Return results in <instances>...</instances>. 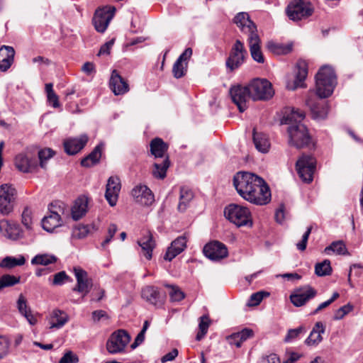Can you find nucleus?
<instances>
[{"mask_svg":"<svg viewBox=\"0 0 363 363\" xmlns=\"http://www.w3.org/2000/svg\"><path fill=\"white\" fill-rule=\"evenodd\" d=\"M233 185L245 200L256 204L265 205L271 201V191L260 177L248 172H239L233 177Z\"/></svg>","mask_w":363,"mask_h":363,"instance_id":"obj_1","label":"nucleus"},{"mask_svg":"<svg viewBox=\"0 0 363 363\" xmlns=\"http://www.w3.org/2000/svg\"><path fill=\"white\" fill-rule=\"evenodd\" d=\"M304 118V112L298 108H293L291 113L284 118L285 123L290 125L288 128L289 143L297 148L308 147L311 143L308 129L301 123Z\"/></svg>","mask_w":363,"mask_h":363,"instance_id":"obj_2","label":"nucleus"},{"mask_svg":"<svg viewBox=\"0 0 363 363\" xmlns=\"http://www.w3.org/2000/svg\"><path fill=\"white\" fill-rule=\"evenodd\" d=\"M337 84V77L333 68L328 65L320 67L315 75L316 94L320 99L330 96Z\"/></svg>","mask_w":363,"mask_h":363,"instance_id":"obj_3","label":"nucleus"},{"mask_svg":"<svg viewBox=\"0 0 363 363\" xmlns=\"http://www.w3.org/2000/svg\"><path fill=\"white\" fill-rule=\"evenodd\" d=\"M225 217L238 227L252 225L251 213L246 207L230 204L224 211Z\"/></svg>","mask_w":363,"mask_h":363,"instance_id":"obj_4","label":"nucleus"},{"mask_svg":"<svg viewBox=\"0 0 363 363\" xmlns=\"http://www.w3.org/2000/svg\"><path fill=\"white\" fill-rule=\"evenodd\" d=\"M247 86L253 101L268 100L274 95L272 84L265 79H255Z\"/></svg>","mask_w":363,"mask_h":363,"instance_id":"obj_5","label":"nucleus"},{"mask_svg":"<svg viewBox=\"0 0 363 363\" xmlns=\"http://www.w3.org/2000/svg\"><path fill=\"white\" fill-rule=\"evenodd\" d=\"M316 160L309 155H303L296 163V169L301 179L306 183H311L313 179Z\"/></svg>","mask_w":363,"mask_h":363,"instance_id":"obj_6","label":"nucleus"},{"mask_svg":"<svg viewBox=\"0 0 363 363\" xmlns=\"http://www.w3.org/2000/svg\"><path fill=\"white\" fill-rule=\"evenodd\" d=\"M247 57V51L244 43L240 40H236L233 45L229 57L226 60V67L230 71L238 69L245 61Z\"/></svg>","mask_w":363,"mask_h":363,"instance_id":"obj_7","label":"nucleus"},{"mask_svg":"<svg viewBox=\"0 0 363 363\" xmlns=\"http://www.w3.org/2000/svg\"><path fill=\"white\" fill-rule=\"evenodd\" d=\"M130 340V336L124 330L113 332L106 342L107 351L111 354L122 353Z\"/></svg>","mask_w":363,"mask_h":363,"instance_id":"obj_8","label":"nucleus"},{"mask_svg":"<svg viewBox=\"0 0 363 363\" xmlns=\"http://www.w3.org/2000/svg\"><path fill=\"white\" fill-rule=\"evenodd\" d=\"M313 8L308 1L295 0L291 2L286 9V14L292 21H298L312 15Z\"/></svg>","mask_w":363,"mask_h":363,"instance_id":"obj_9","label":"nucleus"},{"mask_svg":"<svg viewBox=\"0 0 363 363\" xmlns=\"http://www.w3.org/2000/svg\"><path fill=\"white\" fill-rule=\"evenodd\" d=\"M16 197V189L9 184L0 186V213L8 215L13 209V203Z\"/></svg>","mask_w":363,"mask_h":363,"instance_id":"obj_10","label":"nucleus"},{"mask_svg":"<svg viewBox=\"0 0 363 363\" xmlns=\"http://www.w3.org/2000/svg\"><path fill=\"white\" fill-rule=\"evenodd\" d=\"M14 164L16 169L23 173L34 172L38 167L36 158L28 152L18 154L15 157Z\"/></svg>","mask_w":363,"mask_h":363,"instance_id":"obj_11","label":"nucleus"},{"mask_svg":"<svg viewBox=\"0 0 363 363\" xmlns=\"http://www.w3.org/2000/svg\"><path fill=\"white\" fill-rule=\"evenodd\" d=\"M115 11L116 9L113 6L96 11L93 18V23L98 32H105L114 16Z\"/></svg>","mask_w":363,"mask_h":363,"instance_id":"obj_12","label":"nucleus"},{"mask_svg":"<svg viewBox=\"0 0 363 363\" xmlns=\"http://www.w3.org/2000/svg\"><path fill=\"white\" fill-rule=\"evenodd\" d=\"M317 295V291L309 285L298 288L290 295L294 306L301 307Z\"/></svg>","mask_w":363,"mask_h":363,"instance_id":"obj_13","label":"nucleus"},{"mask_svg":"<svg viewBox=\"0 0 363 363\" xmlns=\"http://www.w3.org/2000/svg\"><path fill=\"white\" fill-rule=\"evenodd\" d=\"M233 22L239 28L240 31L248 37L257 35V28L255 23L250 19L246 12L238 13L233 18Z\"/></svg>","mask_w":363,"mask_h":363,"instance_id":"obj_14","label":"nucleus"},{"mask_svg":"<svg viewBox=\"0 0 363 363\" xmlns=\"http://www.w3.org/2000/svg\"><path fill=\"white\" fill-rule=\"evenodd\" d=\"M230 94L233 103L237 105L240 112H244L247 108L249 99H251L248 86H234L230 89Z\"/></svg>","mask_w":363,"mask_h":363,"instance_id":"obj_15","label":"nucleus"},{"mask_svg":"<svg viewBox=\"0 0 363 363\" xmlns=\"http://www.w3.org/2000/svg\"><path fill=\"white\" fill-rule=\"evenodd\" d=\"M203 254L211 260H220L228 256V250L224 244L213 241L206 244L203 247Z\"/></svg>","mask_w":363,"mask_h":363,"instance_id":"obj_16","label":"nucleus"},{"mask_svg":"<svg viewBox=\"0 0 363 363\" xmlns=\"http://www.w3.org/2000/svg\"><path fill=\"white\" fill-rule=\"evenodd\" d=\"M73 271L77 280V284L73 288V291L81 293L84 296L86 295L92 286L87 272L79 267H74Z\"/></svg>","mask_w":363,"mask_h":363,"instance_id":"obj_17","label":"nucleus"},{"mask_svg":"<svg viewBox=\"0 0 363 363\" xmlns=\"http://www.w3.org/2000/svg\"><path fill=\"white\" fill-rule=\"evenodd\" d=\"M131 194L135 202L143 206H150L155 201L152 191L145 185H137L133 189Z\"/></svg>","mask_w":363,"mask_h":363,"instance_id":"obj_18","label":"nucleus"},{"mask_svg":"<svg viewBox=\"0 0 363 363\" xmlns=\"http://www.w3.org/2000/svg\"><path fill=\"white\" fill-rule=\"evenodd\" d=\"M306 103L310 108L313 118L320 120L326 118L328 113V106L326 102L309 96Z\"/></svg>","mask_w":363,"mask_h":363,"instance_id":"obj_19","label":"nucleus"},{"mask_svg":"<svg viewBox=\"0 0 363 363\" xmlns=\"http://www.w3.org/2000/svg\"><path fill=\"white\" fill-rule=\"evenodd\" d=\"M308 75V68L305 62H298L296 65L295 79L292 82H288L286 88L289 90H295L297 88L306 86L304 81Z\"/></svg>","mask_w":363,"mask_h":363,"instance_id":"obj_20","label":"nucleus"},{"mask_svg":"<svg viewBox=\"0 0 363 363\" xmlns=\"http://www.w3.org/2000/svg\"><path fill=\"white\" fill-rule=\"evenodd\" d=\"M120 191L121 183L119 178L117 177H109L106 184L105 197L110 206H116Z\"/></svg>","mask_w":363,"mask_h":363,"instance_id":"obj_21","label":"nucleus"},{"mask_svg":"<svg viewBox=\"0 0 363 363\" xmlns=\"http://www.w3.org/2000/svg\"><path fill=\"white\" fill-rule=\"evenodd\" d=\"M109 86L116 96L123 95L129 91L128 82L115 69L111 73Z\"/></svg>","mask_w":363,"mask_h":363,"instance_id":"obj_22","label":"nucleus"},{"mask_svg":"<svg viewBox=\"0 0 363 363\" xmlns=\"http://www.w3.org/2000/svg\"><path fill=\"white\" fill-rule=\"evenodd\" d=\"M89 138L83 134L77 138H68L64 142L65 151L68 155H75L79 152L87 143Z\"/></svg>","mask_w":363,"mask_h":363,"instance_id":"obj_23","label":"nucleus"},{"mask_svg":"<svg viewBox=\"0 0 363 363\" xmlns=\"http://www.w3.org/2000/svg\"><path fill=\"white\" fill-rule=\"evenodd\" d=\"M186 236L183 235L172 241L171 245L167 250L164 259L170 262L183 252L186 247Z\"/></svg>","mask_w":363,"mask_h":363,"instance_id":"obj_24","label":"nucleus"},{"mask_svg":"<svg viewBox=\"0 0 363 363\" xmlns=\"http://www.w3.org/2000/svg\"><path fill=\"white\" fill-rule=\"evenodd\" d=\"M0 233L9 239L16 240L19 238L21 230L18 225L6 220H0Z\"/></svg>","mask_w":363,"mask_h":363,"instance_id":"obj_25","label":"nucleus"},{"mask_svg":"<svg viewBox=\"0 0 363 363\" xmlns=\"http://www.w3.org/2000/svg\"><path fill=\"white\" fill-rule=\"evenodd\" d=\"M247 43L252 59L258 63H264V57L261 51V40L259 35L254 37H248Z\"/></svg>","mask_w":363,"mask_h":363,"instance_id":"obj_26","label":"nucleus"},{"mask_svg":"<svg viewBox=\"0 0 363 363\" xmlns=\"http://www.w3.org/2000/svg\"><path fill=\"white\" fill-rule=\"evenodd\" d=\"M15 51L12 47L4 45L0 48V70L5 72L13 62Z\"/></svg>","mask_w":363,"mask_h":363,"instance_id":"obj_27","label":"nucleus"},{"mask_svg":"<svg viewBox=\"0 0 363 363\" xmlns=\"http://www.w3.org/2000/svg\"><path fill=\"white\" fill-rule=\"evenodd\" d=\"M88 200L85 196L79 197L72 208V217L74 220L82 218L86 213Z\"/></svg>","mask_w":363,"mask_h":363,"instance_id":"obj_28","label":"nucleus"},{"mask_svg":"<svg viewBox=\"0 0 363 363\" xmlns=\"http://www.w3.org/2000/svg\"><path fill=\"white\" fill-rule=\"evenodd\" d=\"M325 326L321 322H317L309 336L306 340L305 342L308 346L317 345L319 344L323 338L322 334L325 332Z\"/></svg>","mask_w":363,"mask_h":363,"instance_id":"obj_29","label":"nucleus"},{"mask_svg":"<svg viewBox=\"0 0 363 363\" xmlns=\"http://www.w3.org/2000/svg\"><path fill=\"white\" fill-rule=\"evenodd\" d=\"M69 320L68 315L59 309H55L50 314L49 323L50 328H60L63 327Z\"/></svg>","mask_w":363,"mask_h":363,"instance_id":"obj_30","label":"nucleus"},{"mask_svg":"<svg viewBox=\"0 0 363 363\" xmlns=\"http://www.w3.org/2000/svg\"><path fill=\"white\" fill-rule=\"evenodd\" d=\"M103 144H99L94 150L81 161V164L85 167H92L99 163L102 153Z\"/></svg>","mask_w":363,"mask_h":363,"instance_id":"obj_31","label":"nucleus"},{"mask_svg":"<svg viewBox=\"0 0 363 363\" xmlns=\"http://www.w3.org/2000/svg\"><path fill=\"white\" fill-rule=\"evenodd\" d=\"M142 297L155 306L162 305L159 290L153 286H147L142 291Z\"/></svg>","mask_w":363,"mask_h":363,"instance_id":"obj_32","label":"nucleus"},{"mask_svg":"<svg viewBox=\"0 0 363 363\" xmlns=\"http://www.w3.org/2000/svg\"><path fill=\"white\" fill-rule=\"evenodd\" d=\"M253 142L256 149L262 153H267L270 148V143L267 135L253 131Z\"/></svg>","mask_w":363,"mask_h":363,"instance_id":"obj_33","label":"nucleus"},{"mask_svg":"<svg viewBox=\"0 0 363 363\" xmlns=\"http://www.w3.org/2000/svg\"><path fill=\"white\" fill-rule=\"evenodd\" d=\"M138 243L141 247L142 253L146 259L148 260L151 259L152 252L155 246L152 235L150 233H147L146 236L140 238Z\"/></svg>","mask_w":363,"mask_h":363,"instance_id":"obj_34","label":"nucleus"},{"mask_svg":"<svg viewBox=\"0 0 363 363\" xmlns=\"http://www.w3.org/2000/svg\"><path fill=\"white\" fill-rule=\"evenodd\" d=\"M62 224V218L57 213H50L49 216H45L42 220V227L48 232H52L56 228L61 226Z\"/></svg>","mask_w":363,"mask_h":363,"instance_id":"obj_35","label":"nucleus"},{"mask_svg":"<svg viewBox=\"0 0 363 363\" xmlns=\"http://www.w3.org/2000/svg\"><path fill=\"white\" fill-rule=\"evenodd\" d=\"M254 335L253 330L249 328H245L240 332L233 333L228 337L230 344L240 347L242 343L247 339L252 337Z\"/></svg>","mask_w":363,"mask_h":363,"instance_id":"obj_36","label":"nucleus"},{"mask_svg":"<svg viewBox=\"0 0 363 363\" xmlns=\"http://www.w3.org/2000/svg\"><path fill=\"white\" fill-rule=\"evenodd\" d=\"M167 148V145L161 138H156L150 143L151 154L156 158L164 157Z\"/></svg>","mask_w":363,"mask_h":363,"instance_id":"obj_37","label":"nucleus"},{"mask_svg":"<svg viewBox=\"0 0 363 363\" xmlns=\"http://www.w3.org/2000/svg\"><path fill=\"white\" fill-rule=\"evenodd\" d=\"M96 230L97 228L94 224H79L73 229L72 234L74 237L79 239H82L89 235L92 234Z\"/></svg>","mask_w":363,"mask_h":363,"instance_id":"obj_38","label":"nucleus"},{"mask_svg":"<svg viewBox=\"0 0 363 363\" xmlns=\"http://www.w3.org/2000/svg\"><path fill=\"white\" fill-rule=\"evenodd\" d=\"M324 252L326 255H331V253H335L340 255H349L346 245L342 240L333 242L329 246L325 248Z\"/></svg>","mask_w":363,"mask_h":363,"instance_id":"obj_39","label":"nucleus"},{"mask_svg":"<svg viewBox=\"0 0 363 363\" xmlns=\"http://www.w3.org/2000/svg\"><path fill=\"white\" fill-rule=\"evenodd\" d=\"M193 198L194 194L191 189L182 187L180 189L179 203L178 204L179 211L182 212L184 211Z\"/></svg>","mask_w":363,"mask_h":363,"instance_id":"obj_40","label":"nucleus"},{"mask_svg":"<svg viewBox=\"0 0 363 363\" xmlns=\"http://www.w3.org/2000/svg\"><path fill=\"white\" fill-rule=\"evenodd\" d=\"M170 164L168 157H165L161 162H155L152 174L155 178L162 179L166 177L167 170Z\"/></svg>","mask_w":363,"mask_h":363,"instance_id":"obj_41","label":"nucleus"},{"mask_svg":"<svg viewBox=\"0 0 363 363\" xmlns=\"http://www.w3.org/2000/svg\"><path fill=\"white\" fill-rule=\"evenodd\" d=\"M26 259L23 255H19L18 257H6L0 262V267L12 269L16 266H22L25 264Z\"/></svg>","mask_w":363,"mask_h":363,"instance_id":"obj_42","label":"nucleus"},{"mask_svg":"<svg viewBox=\"0 0 363 363\" xmlns=\"http://www.w3.org/2000/svg\"><path fill=\"white\" fill-rule=\"evenodd\" d=\"M57 257L52 255L48 254H39L35 255L31 259V264L33 265H48L50 264H52L56 262Z\"/></svg>","mask_w":363,"mask_h":363,"instance_id":"obj_43","label":"nucleus"},{"mask_svg":"<svg viewBox=\"0 0 363 363\" xmlns=\"http://www.w3.org/2000/svg\"><path fill=\"white\" fill-rule=\"evenodd\" d=\"M267 48L269 51L276 55H286L290 52L292 50L291 45H283L273 42H269Z\"/></svg>","mask_w":363,"mask_h":363,"instance_id":"obj_44","label":"nucleus"},{"mask_svg":"<svg viewBox=\"0 0 363 363\" xmlns=\"http://www.w3.org/2000/svg\"><path fill=\"white\" fill-rule=\"evenodd\" d=\"M315 272L318 277L330 275L332 272L330 260L325 259L322 262L317 263L315 266Z\"/></svg>","mask_w":363,"mask_h":363,"instance_id":"obj_45","label":"nucleus"},{"mask_svg":"<svg viewBox=\"0 0 363 363\" xmlns=\"http://www.w3.org/2000/svg\"><path fill=\"white\" fill-rule=\"evenodd\" d=\"M21 277L11 274H4L0 277V291L6 287L13 286L20 282Z\"/></svg>","mask_w":363,"mask_h":363,"instance_id":"obj_46","label":"nucleus"},{"mask_svg":"<svg viewBox=\"0 0 363 363\" xmlns=\"http://www.w3.org/2000/svg\"><path fill=\"white\" fill-rule=\"evenodd\" d=\"M199 328V331L196 335V340H201L207 333L208 327L210 325V320L207 315H203L200 318Z\"/></svg>","mask_w":363,"mask_h":363,"instance_id":"obj_47","label":"nucleus"},{"mask_svg":"<svg viewBox=\"0 0 363 363\" xmlns=\"http://www.w3.org/2000/svg\"><path fill=\"white\" fill-rule=\"evenodd\" d=\"M54 151L50 148H45L38 152L39 165L42 169L46 168L47 161L54 156Z\"/></svg>","mask_w":363,"mask_h":363,"instance_id":"obj_48","label":"nucleus"},{"mask_svg":"<svg viewBox=\"0 0 363 363\" xmlns=\"http://www.w3.org/2000/svg\"><path fill=\"white\" fill-rule=\"evenodd\" d=\"M187 66V62L184 64L182 62H179L176 60L172 67V73L174 77L177 79H179L184 77L186 72Z\"/></svg>","mask_w":363,"mask_h":363,"instance_id":"obj_49","label":"nucleus"},{"mask_svg":"<svg viewBox=\"0 0 363 363\" xmlns=\"http://www.w3.org/2000/svg\"><path fill=\"white\" fill-rule=\"evenodd\" d=\"M269 296V293L263 291L254 293L250 297L248 305L250 306H257L260 303L264 297Z\"/></svg>","mask_w":363,"mask_h":363,"instance_id":"obj_50","label":"nucleus"},{"mask_svg":"<svg viewBox=\"0 0 363 363\" xmlns=\"http://www.w3.org/2000/svg\"><path fill=\"white\" fill-rule=\"evenodd\" d=\"M353 310V306L350 303H347L337 311H335L333 319L334 320H341L347 314L351 312Z\"/></svg>","mask_w":363,"mask_h":363,"instance_id":"obj_51","label":"nucleus"},{"mask_svg":"<svg viewBox=\"0 0 363 363\" xmlns=\"http://www.w3.org/2000/svg\"><path fill=\"white\" fill-rule=\"evenodd\" d=\"M67 281H69V277L65 271H62L53 276L52 284L54 286H61Z\"/></svg>","mask_w":363,"mask_h":363,"instance_id":"obj_52","label":"nucleus"},{"mask_svg":"<svg viewBox=\"0 0 363 363\" xmlns=\"http://www.w3.org/2000/svg\"><path fill=\"white\" fill-rule=\"evenodd\" d=\"M170 288L169 296L172 301H180L184 298V294L177 286L167 285Z\"/></svg>","mask_w":363,"mask_h":363,"instance_id":"obj_53","label":"nucleus"},{"mask_svg":"<svg viewBox=\"0 0 363 363\" xmlns=\"http://www.w3.org/2000/svg\"><path fill=\"white\" fill-rule=\"evenodd\" d=\"M65 209V206L62 202L60 201H55L50 204V207L49 208L50 213L55 214L57 213L58 216L61 217V215L64 214Z\"/></svg>","mask_w":363,"mask_h":363,"instance_id":"obj_54","label":"nucleus"},{"mask_svg":"<svg viewBox=\"0 0 363 363\" xmlns=\"http://www.w3.org/2000/svg\"><path fill=\"white\" fill-rule=\"evenodd\" d=\"M304 330L303 327L300 326L297 328L290 329L289 330L285 338L284 341L286 342H290L294 340L296 338L298 337V335Z\"/></svg>","mask_w":363,"mask_h":363,"instance_id":"obj_55","label":"nucleus"},{"mask_svg":"<svg viewBox=\"0 0 363 363\" xmlns=\"http://www.w3.org/2000/svg\"><path fill=\"white\" fill-rule=\"evenodd\" d=\"M16 304L17 308L21 315L30 310V308L27 305L26 298L23 294L19 295Z\"/></svg>","mask_w":363,"mask_h":363,"instance_id":"obj_56","label":"nucleus"},{"mask_svg":"<svg viewBox=\"0 0 363 363\" xmlns=\"http://www.w3.org/2000/svg\"><path fill=\"white\" fill-rule=\"evenodd\" d=\"M312 227L310 226L307 228L306 231L302 236V239L300 242L296 244V247L300 251H303L306 248L307 242L309 238V235L311 233Z\"/></svg>","mask_w":363,"mask_h":363,"instance_id":"obj_57","label":"nucleus"},{"mask_svg":"<svg viewBox=\"0 0 363 363\" xmlns=\"http://www.w3.org/2000/svg\"><path fill=\"white\" fill-rule=\"evenodd\" d=\"M79 362L78 357L72 351H67L60 359L59 363H77Z\"/></svg>","mask_w":363,"mask_h":363,"instance_id":"obj_58","label":"nucleus"},{"mask_svg":"<svg viewBox=\"0 0 363 363\" xmlns=\"http://www.w3.org/2000/svg\"><path fill=\"white\" fill-rule=\"evenodd\" d=\"M32 62L34 64H37L38 67L40 69L45 67H47L50 65L51 61L45 57L43 56H37L32 59Z\"/></svg>","mask_w":363,"mask_h":363,"instance_id":"obj_59","label":"nucleus"},{"mask_svg":"<svg viewBox=\"0 0 363 363\" xmlns=\"http://www.w3.org/2000/svg\"><path fill=\"white\" fill-rule=\"evenodd\" d=\"M22 223L27 229L32 228V218L31 213L28 209H25L22 213Z\"/></svg>","mask_w":363,"mask_h":363,"instance_id":"obj_60","label":"nucleus"},{"mask_svg":"<svg viewBox=\"0 0 363 363\" xmlns=\"http://www.w3.org/2000/svg\"><path fill=\"white\" fill-rule=\"evenodd\" d=\"M9 343L6 337H0V359L9 352Z\"/></svg>","mask_w":363,"mask_h":363,"instance_id":"obj_61","label":"nucleus"},{"mask_svg":"<svg viewBox=\"0 0 363 363\" xmlns=\"http://www.w3.org/2000/svg\"><path fill=\"white\" fill-rule=\"evenodd\" d=\"M117 230H118L117 226L115 224L112 223L108 226V235L106 236L105 240L102 242L103 247H105V245H106L107 244H108L110 242V241L111 240V239L113 238L116 233L117 232Z\"/></svg>","mask_w":363,"mask_h":363,"instance_id":"obj_62","label":"nucleus"},{"mask_svg":"<svg viewBox=\"0 0 363 363\" xmlns=\"http://www.w3.org/2000/svg\"><path fill=\"white\" fill-rule=\"evenodd\" d=\"M193 51L191 48H187L185 50L179 55L177 61L182 62V63L187 62L192 55Z\"/></svg>","mask_w":363,"mask_h":363,"instance_id":"obj_63","label":"nucleus"},{"mask_svg":"<svg viewBox=\"0 0 363 363\" xmlns=\"http://www.w3.org/2000/svg\"><path fill=\"white\" fill-rule=\"evenodd\" d=\"M258 363H280V359L276 354L263 357Z\"/></svg>","mask_w":363,"mask_h":363,"instance_id":"obj_64","label":"nucleus"}]
</instances>
